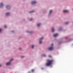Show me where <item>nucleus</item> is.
I'll return each mask as SVG.
<instances>
[{
    "label": "nucleus",
    "instance_id": "nucleus-11",
    "mask_svg": "<svg viewBox=\"0 0 73 73\" xmlns=\"http://www.w3.org/2000/svg\"><path fill=\"white\" fill-rule=\"evenodd\" d=\"M41 25V24L40 23L38 24L37 25V26L38 27H40V25Z\"/></svg>",
    "mask_w": 73,
    "mask_h": 73
},
{
    "label": "nucleus",
    "instance_id": "nucleus-12",
    "mask_svg": "<svg viewBox=\"0 0 73 73\" xmlns=\"http://www.w3.org/2000/svg\"><path fill=\"white\" fill-rule=\"evenodd\" d=\"M34 12V11H31V12H29V13H33V12Z\"/></svg>",
    "mask_w": 73,
    "mask_h": 73
},
{
    "label": "nucleus",
    "instance_id": "nucleus-17",
    "mask_svg": "<svg viewBox=\"0 0 73 73\" xmlns=\"http://www.w3.org/2000/svg\"><path fill=\"white\" fill-rule=\"evenodd\" d=\"M42 56H44V57H46V55H45L44 54L42 55Z\"/></svg>",
    "mask_w": 73,
    "mask_h": 73
},
{
    "label": "nucleus",
    "instance_id": "nucleus-24",
    "mask_svg": "<svg viewBox=\"0 0 73 73\" xmlns=\"http://www.w3.org/2000/svg\"><path fill=\"white\" fill-rule=\"evenodd\" d=\"M21 57L22 58H23V57H24V56H21Z\"/></svg>",
    "mask_w": 73,
    "mask_h": 73
},
{
    "label": "nucleus",
    "instance_id": "nucleus-9",
    "mask_svg": "<svg viewBox=\"0 0 73 73\" xmlns=\"http://www.w3.org/2000/svg\"><path fill=\"white\" fill-rule=\"evenodd\" d=\"M54 31V28H52V32H53Z\"/></svg>",
    "mask_w": 73,
    "mask_h": 73
},
{
    "label": "nucleus",
    "instance_id": "nucleus-21",
    "mask_svg": "<svg viewBox=\"0 0 73 73\" xmlns=\"http://www.w3.org/2000/svg\"><path fill=\"white\" fill-rule=\"evenodd\" d=\"M4 27H5V28H7V26L5 25Z\"/></svg>",
    "mask_w": 73,
    "mask_h": 73
},
{
    "label": "nucleus",
    "instance_id": "nucleus-18",
    "mask_svg": "<svg viewBox=\"0 0 73 73\" xmlns=\"http://www.w3.org/2000/svg\"><path fill=\"white\" fill-rule=\"evenodd\" d=\"M33 20V19H32V18L30 19V20H29V21H32V20Z\"/></svg>",
    "mask_w": 73,
    "mask_h": 73
},
{
    "label": "nucleus",
    "instance_id": "nucleus-22",
    "mask_svg": "<svg viewBox=\"0 0 73 73\" xmlns=\"http://www.w3.org/2000/svg\"><path fill=\"white\" fill-rule=\"evenodd\" d=\"M49 57H52V56H51L50 55H49Z\"/></svg>",
    "mask_w": 73,
    "mask_h": 73
},
{
    "label": "nucleus",
    "instance_id": "nucleus-19",
    "mask_svg": "<svg viewBox=\"0 0 73 73\" xmlns=\"http://www.w3.org/2000/svg\"><path fill=\"white\" fill-rule=\"evenodd\" d=\"M42 43V41H39V44H41Z\"/></svg>",
    "mask_w": 73,
    "mask_h": 73
},
{
    "label": "nucleus",
    "instance_id": "nucleus-16",
    "mask_svg": "<svg viewBox=\"0 0 73 73\" xmlns=\"http://www.w3.org/2000/svg\"><path fill=\"white\" fill-rule=\"evenodd\" d=\"M33 47H34V46L33 45H32V48L33 49V48H34Z\"/></svg>",
    "mask_w": 73,
    "mask_h": 73
},
{
    "label": "nucleus",
    "instance_id": "nucleus-3",
    "mask_svg": "<svg viewBox=\"0 0 73 73\" xmlns=\"http://www.w3.org/2000/svg\"><path fill=\"white\" fill-rule=\"evenodd\" d=\"M51 45L52 46L49 47L48 48L49 50H52L53 49V44H52Z\"/></svg>",
    "mask_w": 73,
    "mask_h": 73
},
{
    "label": "nucleus",
    "instance_id": "nucleus-20",
    "mask_svg": "<svg viewBox=\"0 0 73 73\" xmlns=\"http://www.w3.org/2000/svg\"><path fill=\"white\" fill-rule=\"evenodd\" d=\"M32 72H34V70L32 69Z\"/></svg>",
    "mask_w": 73,
    "mask_h": 73
},
{
    "label": "nucleus",
    "instance_id": "nucleus-27",
    "mask_svg": "<svg viewBox=\"0 0 73 73\" xmlns=\"http://www.w3.org/2000/svg\"><path fill=\"white\" fill-rule=\"evenodd\" d=\"M44 68H42V69H43Z\"/></svg>",
    "mask_w": 73,
    "mask_h": 73
},
{
    "label": "nucleus",
    "instance_id": "nucleus-8",
    "mask_svg": "<svg viewBox=\"0 0 73 73\" xmlns=\"http://www.w3.org/2000/svg\"><path fill=\"white\" fill-rule=\"evenodd\" d=\"M9 7H10L9 5H7L6 7V8H9Z\"/></svg>",
    "mask_w": 73,
    "mask_h": 73
},
{
    "label": "nucleus",
    "instance_id": "nucleus-29",
    "mask_svg": "<svg viewBox=\"0 0 73 73\" xmlns=\"http://www.w3.org/2000/svg\"><path fill=\"white\" fill-rule=\"evenodd\" d=\"M72 10H73V9H72Z\"/></svg>",
    "mask_w": 73,
    "mask_h": 73
},
{
    "label": "nucleus",
    "instance_id": "nucleus-10",
    "mask_svg": "<svg viewBox=\"0 0 73 73\" xmlns=\"http://www.w3.org/2000/svg\"><path fill=\"white\" fill-rule=\"evenodd\" d=\"M3 3H1L0 4V7L3 6Z\"/></svg>",
    "mask_w": 73,
    "mask_h": 73
},
{
    "label": "nucleus",
    "instance_id": "nucleus-4",
    "mask_svg": "<svg viewBox=\"0 0 73 73\" xmlns=\"http://www.w3.org/2000/svg\"><path fill=\"white\" fill-rule=\"evenodd\" d=\"M58 35V34H55L53 35V36L54 37H57V36Z\"/></svg>",
    "mask_w": 73,
    "mask_h": 73
},
{
    "label": "nucleus",
    "instance_id": "nucleus-15",
    "mask_svg": "<svg viewBox=\"0 0 73 73\" xmlns=\"http://www.w3.org/2000/svg\"><path fill=\"white\" fill-rule=\"evenodd\" d=\"M69 23V22H66L65 23V24H68Z\"/></svg>",
    "mask_w": 73,
    "mask_h": 73
},
{
    "label": "nucleus",
    "instance_id": "nucleus-5",
    "mask_svg": "<svg viewBox=\"0 0 73 73\" xmlns=\"http://www.w3.org/2000/svg\"><path fill=\"white\" fill-rule=\"evenodd\" d=\"M36 1H34L32 2L31 4H32L33 5L36 4Z\"/></svg>",
    "mask_w": 73,
    "mask_h": 73
},
{
    "label": "nucleus",
    "instance_id": "nucleus-1",
    "mask_svg": "<svg viewBox=\"0 0 73 73\" xmlns=\"http://www.w3.org/2000/svg\"><path fill=\"white\" fill-rule=\"evenodd\" d=\"M47 63L46 64V66H50V65H51L52 64L53 62V60H47Z\"/></svg>",
    "mask_w": 73,
    "mask_h": 73
},
{
    "label": "nucleus",
    "instance_id": "nucleus-25",
    "mask_svg": "<svg viewBox=\"0 0 73 73\" xmlns=\"http://www.w3.org/2000/svg\"><path fill=\"white\" fill-rule=\"evenodd\" d=\"M14 31H12V33H13L14 32Z\"/></svg>",
    "mask_w": 73,
    "mask_h": 73
},
{
    "label": "nucleus",
    "instance_id": "nucleus-2",
    "mask_svg": "<svg viewBox=\"0 0 73 73\" xmlns=\"http://www.w3.org/2000/svg\"><path fill=\"white\" fill-rule=\"evenodd\" d=\"M13 60V58L11 59L10 60V62H9L7 63L6 64V65H11V62Z\"/></svg>",
    "mask_w": 73,
    "mask_h": 73
},
{
    "label": "nucleus",
    "instance_id": "nucleus-14",
    "mask_svg": "<svg viewBox=\"0 0 73 73\" xmlns=\"http://www.w3.org/2000/svg\"><path fill=\"white\" fill-rule=\"evenodd\" d=\"M52 12V10H51L50 11V13H51Z\"/></svg>",
    "mask_w": 73,
    "mask_h": 73
},
{
    "label": "nucleus",
    "instance_id": "nucleus-6",
    "mask_svg": "<svg viewBox=\"0 0 73 73\" xmlns=\"http://www.w3.org/2000/svg\"><path fill=\"white\" fill-rule=\"evenodd\" d=\"M68 11L67 10H64L63 11V12H64V13H66V12H68Z\"/></svg>",
    "mask_w": 73,
    "mask_h": 73
},
{
    "label": "nucleus",
    "instance_id": "nucleus-23",
    "mask_svg": "<svg viewBox=\"0 0 73 73\" xmlns=\"http://www.w3.org/2000/svg\"><path fill=\"white\" fill-rule=\"evenodd\" d=\"M1 31H2V30L1 29H0V32H1Z\"/></svg>",
    "mask_w": 73,
    "mask_h": 73
},
{
    "label": "nucleus",
    "instance_id": "nucleus-28",
    "mask_svg": "<svg viewBox=\"0 0 73 73\" xmlns=\"http://www.w3.org/2000/svg\"><path fill=\"white\" fill-rule=\"evenodd\" d=\"M1 66V65H0V66Z\"/></svg>",
    "mask_w": 73,
    "mask_h": 73
},
{
    "label": "nucleus",
    "instance_id": "nucleus-7",
    "mask_svg": "<svg viewBox=\"0 0 73 73\" xmlns=\"http://www.w3.org/2000/svg\"><path fill=\"white\" fill-rule=\"evenodd\" d=\"M10 14V13H7L6 14V16H9V15Z\"/></svg>",
    "mask_w": 73,
    "mask_h": 73
},
{
    "label": "nucleus",
    "instance_id": "nucleus-13",
    "mask_svg": "<svg viewBox=\"0 0 73 73\" xmlns=\"http://www.w3.org/2000/svg\"><path fill=\"white\" fill-rule=\"evenodd\" d=\"M44 38L43 37H42L41 38H40V40H42Z\"/></svg>",
    "mask_w": 73,
    "mask_h": 73
},
{
    "label": "nucleus",
    "instance_id": "nucleus-26",
    "mask_svg": "<svg viewBox=\"0 0 73 73\" xmlns=\"http://www.w3.org/2000/svg\"><path fill=\"white\" fill-rule=\"evenodd\" d=\"M19 50H21V48H19Z\"/></svg>",
    "mask_w": 73,
    "mask_h": 73
}]
</instances>
